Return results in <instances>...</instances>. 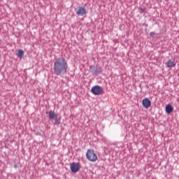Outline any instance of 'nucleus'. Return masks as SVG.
Returning a JSON list of instances; mask_svg holds the SVG:
<instances>
[{
    "label": "nucleus",
    "instance_id": "7ed1b4c3",
    "mask_svg": "<svg viewBox=\"0 0 179 179\" xmlns=\"http://www.w3.org/2000/svg\"><path fill=\"white\" fill-rule=\"evenodd\" d=\"M86 157L87 160L92 162V163L97 162V155H96V153H94V150L92 149L87 150L86 152Z\"/></svg>",
    "mask_w": 179,
    "mask_h": 179
},
{
    "label": "nucleus",
    "instance_id": "f03ea898",
    "mask_svg": "<svg viewBox=\"0 0 179 179\" xmlns=\"http://www.w3.org/2000/svg\"><path fill=\"white\" fill-rule=\"evenodd\" d=\"M48 115L49 120H55V125H59L61 124V117H58V113H55L54 110H50L46 112Z\"/></svg>",
    "mask_w": 179,
    "mask_h": 179
},
{
    "label": "nucleus",
    "instance_id": "9b49d317",
    "mask_svg": "<svg viewBox=\"0 0 179 179\" xmlns=\"http://www.w3.org/2000/svg\"><path fill=\"white\" fill-rule=\"evenodd\" d=\"M17 57L22 59L24 57V52L22 50H18Z\"/></svg>",
    "mask_w": 179,
    "mask_h": 179
},
{
    "label": "nucleus",
    "instance_id": "6e6552de",
    "mask_svg": "<svg viewBox=\"0 0 179 179\" xmlns=\"http://www.w3.org/2000/svg\"><path fill=\"white\" fill-rule=\"evenodd\" d=\"M142 104L144 108H149V107L152 106V101H150L149 99L145 98L143 99Z\"/></svg>",
    "mask_w": 179,
    "mask_h": 179
},
{
    "label": "nucleus",
    "instance_id": "9d476101",
    "mask_svg": "<svg viewBox=\"0 0 179 179\" xmlns=\"http://www.w3.org/2000/svg\"><path fill=\"white\" fill-rule=\"evenodd\" d=\"M173 106L171 105H167L166 106V113H167V114H171V113H173Z\"/></svg>",
    "mask_w": 179,
    "mask_h": 179
},
{
    "label": "nucleus",
    "instance_id": "1a4fd4ad",
    "mask_svg": "<svg viewBox=\"0 0 179 179\" xmlns=\"http://www.w3.org/2000/svg\"><path fill=\"white\" fill-rule=\"evenodd\" d=\"M166 65L167 68H174V66H176V59L174 58L169 59L166 62Z\"/></svg>",
    "mask_w": 179,
    "mask_h": 179
},
{
    "label": "nucleus",
    "instance_id": "4468645a",
    "mask_svg": "<svg viewBox=\"0 0 179 179\" xmlns=\"http://www.w3.org/2000/svg\"><path fill=\"white\" fill-rule=\"evenodd\" d=\"M0 32H1V28H0Z\"/></svg>",
    "mask_w": 179,
    "mask_h": 179
},
{
    "label": "nucleus",
    "instance_id": "20e7f679",
    "mask_svg": "<svg viewBox=\"0 0 179 179\" xmlns=\"http://www.w3.org/2000/svg\"><path fill=\"white\" fill-rule=\"evenodd\" d=\"M91 92L92 94H94L95 96H100V94L104 93V90L99 85H95L92 87Z\"/></svg>",
    "mask_w": 179,
    "mask_h": 179
},
{
    "label": "nucleus",
    "instance_id": "0eeeda50",
    "mask_svg": "<svg viewBox=\"0 0 179 179\" xmlns=\"http://www.w3.org/2000/svg\"><path fill=\"white\" fill-rule=\"evenodd\" d=\"M86 13H87V11L85 7L81 6L76 10V14L78 16H84V15H86Z\"/></svg>",
    "mask_w": 179,
    "mask_h": 179
},
{
    "label": "nucleus",
    "instance_id": "39448f33",
    "mask_svg": "<svg viewBox=\"0 0 179 179\" xmlns=\"http://www.w3.org/2000/svg\"><path fill=\"white\" fill-rule=\"evenodd\" d=\"M90 70L93 75H99V73H101V67H100V66H90Z\"/></svg>",
    "mask_w": 179,
    "mask_h": 179
},
{
    "label": "nucleus",
    "instance_id": "423d86ee",
    "mask_svg": "<svg viewBox=\"0 0 179 179\" xmlns=\"http://www.w3.org/2000/svg\"><path fill=\"white\" fill-rule=\"evenodd\" d=\"M70 170L72 171V173H78L79 170H80V164L73 162L70 165Z\"/></svg>",
    "mask_w": 179,
    "mask_h": 179
},
{
    "label": "nucleus",
    "instance_id": "f257e3e1",
    "mask_svg": "<svg viewBox=\"0 0 179 179\" xmlns=\"http://www.w3.org/2000/svg\"><path fill=\"white\" fill-rule=\"evenodd\" d=\"M68 71V62L64 57H59L55 59L53 65V72L56 76L65 75Z\"/></svg>",
    "mask_w": 179,
    "mask_h": 179
},
{
    "label": "nucleus",
    "instance_id": "f8f14e48",
    "mask_svg": "<svg viewBox=\"0 0 179 179\" xmlns=\"http://www.w3.org/2000/svg\"><path fill=\"white\" fill-rule=\"evenodd\" d=\"M138 12H139V13H144V12H146V8H142L139 7Z\"/></svg>",
    "mask_w": 179,
    "mask_h": 179
},
{
    "label": "nucleus",
    "instance_id": "ddd939ff",
    "mask_svg": "<svg viewBox=\"0 0 179 179\" xmlns=\"http://www.w3.org/2000/svg\"><path fill=\"white\" fill-rule=\"evenodd\" d=\"M155 32H153V31H152V32H150V37H155Z\"/></svg>",
    "mask_w": 179,
    "mask_h": 179
}]
</instances>
